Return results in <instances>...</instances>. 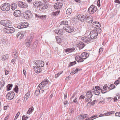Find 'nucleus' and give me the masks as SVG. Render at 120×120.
Returning a JSON list of instances; mask_svg holds the SVG:
<instances>
[{"label":"nucleus","mask_w":120,"mask_h":120,"mask_svg":"<svg viewBox=\"0 0 120 120\" xmlns=\"http://www.w3.org/2000/svg\"><path fill=\"white\" fill-rule=\"evenodd\" d=\"M26 33V31H20L17 33L16 35V36L20 39H22L23 38Z\"/></svg>","instance_id":"ddd939ff"},{"label":"nucleus","mask_w":120,"mask_h":120,"mask_svg":"<svg viewBox=\"0 0 120 120\" xmlns=\"http://www.w3.org/2000/svg\"><path fill=\"white\" fill-rule=\"evenodd\" d=\"M93 26H94V28H98L101 27V25L99 22H95L93 23Z\"/></svg>","instance_id":"aec40b11"},{"label":"nucleus","mask_w":120,"mask_h":120,"mask_svg":"<svg viewBox=\"0 0 120 120\" xmlns=\"http://www.w3.org/2000/svg\"><path fill=\"white\" fill-rule=\"evenodd\" d=\"M103 49L102 48H100L99 50V53H101L102 52V51H103Z\"/></svg>","instance_id":"680f3d73"},{"label":"nucleus","mask_w":120,"mask_h":120,"mask_svg":"<svg viewBox=\"0 0 120 120\" xmlns=\"http://www.w3.org/2000/svg\"><path fill=\"white\" fill-rule=\"evenodd\" d=\"M9 71H7L6 70H5V75H7L8 74Z\"/></svg>","instance_id":"69168bd1"},{"label":"nucleus","mask_w":120,"mask_h":120,"mask_svg":"<svg viewBox=\"0 0 120 120\" xmlns=\"http://www.w3.org/2000/svg\"><path fill=\"white\" fill-rule=\"evenodd\" d=\"M35 64L38 67H42L44 65V62L40 60H35L34 61Z\"/></svg>","instance_id":"9b49d317"},{"label":"nucleus","mask_w":120,"mask_h":120,"mask_svg":"<svg viewBox=\"0 0 120 120\" xmlns=\"http://www.w3.org/2000/svg\"><path fill=\"white\" fill-rule=\"evenodd\" d=\"M18 5L19 7L22 8H26L28 7V5L26 4H24L22 2L20 1L18 2Z\"/></svg>","instance_id":"dca6fc26"},{"label":"nucleus","mask_w":120,"mask_h":120,"mask_svg":"<svg viewBox=\"0 0 120 120\" xmlns=\"http://www.w3.org/2000/svg\"><path fill=\"white\" fill-rule=\"evenodd\" d=\"M15 93L14 91H11L7 94L6 96V98L8 100H11L14 98Z\"/></svg>","instance_id":"9d476101"},{"label":"nucleus","mask_w":120,"mask_h":120,"mask_svg":"<svg viewBox=\"0 0 120 120\" xmlns=\"http://www.w3.org/2000/svg\"><path fill=\"white\" fill-rule=\"evenodd\" d=\"M50 82L47 79H46L41 82L38 85V88L40 89H45L46 90L49 88V85Z\"/></svg>","instance_id":"f03ea898"},{"label":"nucleus","mask_w":120,"mask_h":120,"mask_svg":"<svg viewBox=\"0 0 120 120\" xmlns=\"http://www.w3.org/2000/svg\"><path fill=\"white\" fill-rule=\"evenodd\" d=\"M35 16L37 18H39L40 19L43 20H45L46 17V15L40 16L37 14H35Z\"/></svg>","instance_id":"4be33fe9"},{"label":"nucleus","mask_w":120,"mask_h":120,"mask_svg":"<svg viewBox=\"0 0 120 120\" xmlns=\"http://www.w3.org/2000/svg\"><path fill=\"white\" fill-rule=\"evenodd\" d=\"M82 18L83 19H82V22H83L84 20H85L86 21H87L88 20L89 17L88 16H87L86 15H83Z\"/></svg>","instance_id":"7c9ffc66"},{"label":"nucleus","mask_w":120,"mask_h":120,"mask_svg":"<svg viewBox=\"0 0 120 120\" xmlns=\"http://www.w3.org/2000/svg\"><path fill=\"white\" fill-rule=\"evenodd\" d=\"M30 92H28L25 95V98L24 99V100L25 99V98H26V101L27 100V99L30 96Z\"/></svg>","instance_id":"c9c22d12"},{"label":"nucleus","mask_w":120,"mask_h":120,"mask_svg":"<svg viewBox=\"0 0 120 120\" xmlns=\"http://www.w3.org/2000/svg\"><path fill=\"white\" fill-rule=\"evenodd\" d=\"M75 49L73 48H70L66 49L65 50L66 52L67 53H69L73 52L75 50Z\"/></svg>","instance_id":"412c9836"},{"label":"nucleus","mask_w":120,"mask_h":120,"mask_svg":"<svg viewBox=\"0 0 120 120\" xmlns=\"http://www.w3.org/2000/svg\"><path fill=\"white\" fill-rule=\"evenodd\" d=\"M28 24L26 22H23L18 24L17 25V27L19 29H22L26 28L28 27Z\"/></svg>","instance_id":"1a4fd4ad"},{"label":"nucleus","mask_w":120,"mask_h":120,"mask_svg":"<svg viewBox=\"0 0 120 120\" xmlns=\"http://www.w3.org/2000/svg\"><path fill=\"white\" fill-rule=\"evenodd\" d=\"M54 32L58 35H60L62 33L63 31L62 30L58 28L54 30Z\"/></svg>","instance_id":"a878e982"},{"label":"nucleus","mask_w":120,"mask_h":120,"mask_svg":"<svg viewBox=\"0 0 120 120\" xmlns=\"http://www.w3.org/2000/svg\"><path fill=\"white\" fill-rule=\"evenodd\" d=\"M26 45H27L28 47H29L30 45V44L31 43L30 41L27 40L26 41Z\"/></svg>","instance_id":"49530a36"},{"label":"nucleus","mask_w":120,"mask_h":120,"mask_svg":"<svg viewBox=\"0 0 120 120\" xmlns=\"http://www.w3.org/2000/svg\"><path fill=\"white\" fill-rule=\"evenodd\" d=\"M68 22L67 20H63L60 22V24L61 25H64V27L65 26H67L68 25Z\"/></svg>","instance_id":"6ab92c4d"},{"label":"nucleus","mask_w":120,"mask_h":120,"mask_svg":"<svg viewBox=\"0 0 120 120\" xmlns=\"http://www.w3.org/2000/svg\"><path fill=\"white\" fill-rule=\"evenodd\" d=\"M108 99H109V100L110 101H111V100H114V102H116L117 100V99L116 97H115L114 98H108Z\"/></svg>","instance_id":"f704fd0d"},{"label":"nucleus","mask_w":120,"mask_h":120,"mask_svg":"<svg viewBox=\"0 0 120 120\" xmlns=\"http://www.w3.org/2000/svg\"><path fill=\"white\" fill-rule=\"evenodd\" d=\"M42 3L39 2L38 3L36 2L34 4V6L35 7H40Z\"/></svg>","instance_id":"58836bf2"},{"label":"nucleus","mask_w":120,"mask_h":120,"mask_svg":"<svg viewBox=\"0 0 120 120\" xmlns=\"http://www.w3.org/2000/svg\"><path fill=\"white\" fill-rule=\"evenodd\" d=\"M14 15L16 17H20L21 16V11L19 10H15L13 12Z\"/></svg>","instance_id":"f3484780"},{"label":"nucleus","mask_w":120,"mask_h":120,"mask_svg":"<svg viewBox=\"0 0 120 120\" xmlns=\"http://www.w3.org/2000/svg\"><path fill=\"white\" fill-rule=\"evenodd\" d=\"M120 81L118 80L116 81L114 83V84L115 85L118 84H119Z\"/></svg>","instance_id":"bf43d9fd"},{"label":"nucleus","mask_w":120,"mask_h":120,"mask_svg":"<svg viewBox=\"0 0 120 120\" xmlns=\"http://www.w3.org/2000/svg\"><path fill=\"white\" fill-rule=\"evenodd\" d=\"M89 54L86 52H83L81 54L80 56H78L75 58V60L78 63L83 62L84 59H85L88 57Z\"/></svg>","instance_id":"f257e3e1"},{"label":"nucleus","mask_w":120,"mask_h":120,"mask_svg":"<svg viewBox=\"0 0 120 120\" xmlns=\"http://www.w3.org/2000/svg\"><path fill=\"white\" fill-rule=\"evenodd\" d=\"M88 115L87 114H85V115H84L82 116L83 117V119H84L85 118H88Z\"/></svg>","instance_id":"3c124183"},{"label":"nucleus","mask_w":120,"mask_h":120,"mask_svg":"<svg viewBox=\"0 0 120 120\" xmlns=\"http://www.w3.org/2000/svg\"><path fill=\"white\" fill-rule=\"evenodd\" d=\"M13 55L15 56H14L15 58L16 59L17 58L18 55V52L16 50H14L13 52Z\"/></svg>","instance_id":"c756f323"},{"label":"nucleus","mask_w":120,"mask_h":120,"mask_svg":"<svg viewBox=\"0 0 120 120\" xmlns=\"http://www.w3.org/2000/svg\"><path fill=\"white\" fill-rule=\"evenodd\" d=\"M34 110V108L33 107H32L29 108L27 112V113L29 114L31 112H32Z\"/></svg>","instance_id":"4c0bfd02"},{"label":"nucleus","mask_w":120,"mask_h":120,"mask_svg":"<svg viewBox=\"0 0 120 120\" xmlns=\"http://www.w3.org/2000/svg\"><path fill=\"white\" fill-rule=\"evenodd\" d=\"M77 98L76 97L73 100L74 102L76 103V104H78V103L77 102L78 101L77 100Z\"/></svg>","instance_id":"8fccbe9b"},{"label":"nucleus","mask_w":120,"mask_h":120,"mask_svg":"<svg viewBox=\"0 0 120 120\" xmlns=\"http://www.w3.org/2000/svg\"><path fill=\"white\" fill-rule=\"evenodd\" d=\"M107 87L108 86L107 85H105L103 86V89H104V90H107Z\"/></svg>","instance_id":"0e129e2a"},{"label":"nucleus","mask_w":120,"mask_h":120,"mask_svg":"<svg viewBox=\"0 0 120 120\" xmlns=\"http://www.w3.org/2000/svg\"><path fill=\"white\" fill-rule=\"evenodd\" d=\"M74 109L73 108L71 109L70 110V115L72 114V113H74Z\"/></svg>","instance_id":"603ef678"},{"label":"nucleus","mask_w":120,"mask_h":120,"mask_svg":"<svg viewBox=\"0 0 120 120\" xmlns=\"http://www.w3.org/2000/svg\"><path fill=\"white\" fill-rule=\"evenodd\" d=\"M9 58V55L7 54H5L2 56L1 57L2 60L3 61L7 60Z\"/></svg>","instance_id":"393cba45"},{"label":"nucleus","mask_w":120,"mask_h":120,"mask_svg":"<svg viewBox=\"0 0 120 120\" xmlns=\"http://www.w3.org/2000/svg\"><path fill=\"white\" fill-rule=\"evenodd\" d=\"M83 15H81L79 14H77L76 15V16L77 18L78 19L80 20V21L82 22V20L83 18L82 16Z\"/></svg>","instance_id":"c85d7f7f"},{"label":"nucleus","mask_w":120,"mask_h":120,"mask_svg":"<svg viewBox=\"0 0 120 120\" xmlns=\"http://www.w3.org/2000/svg\"><path fill=\"white\" fill-rule=\"evenodd\" d=\"M76 64L75 61H74L73 62H71L69 64L68 67H70Z\"/></svg>","instance_id":"a19ab883"},{"label":"nucleus","mask_w":120,"mask_h":120,"mask_svg":"<svg viewBox=\"0 0 120 120\" xmlns=\"http://www.w3.org/2000/svg\"><path fill=\"white\" fill-rule=\"evenodd\" d=\"M63 72V71L62 72L60 71L57 74H56L55 75V78H57Z\"/></svg>","instance_id":"37998d69"},{"label":"nucleus","mask_w":120,"mask_h":120,"mask_svg":"<svg viewBox=\"0 0 120 120\" xmlns=\"http://www.w3.org/2000/svg\"><path fill=\"white\" fill-rule=\"evenodd\" d=\"M97 9V8L96 6L92 5L90 6L88 11L90 14H92L95 13Z\"/></svg>","instance_id":"0eeeda50"},{"label":"nucleus","mask_w":120,"mask_h":120,"mask_svg":"<svg viewBox=\"0 0 120 120\" xmlns=\"http://www.w3.org/2000/svg\"><path fill=\"white\" fill-rule=\"evenodd\" d=\"M28 117L26 115L23 116H22V120H26L28 118Z\"/></svg>","instance_id":"a18cd8bd"},{"label":"nucleus","mask_w":120,"mask_h":120,"mask_svg":"<svg viewBox=\"0 0 120 120\" xmlns=\"http://www.w3.org/2000/svg\"><path fill=\"white\" fill-rule=\"evenodd\" d=\"M20 114V112H18L17 113V114H16V116L15 118V119L16 120V119L18 117V116Z\"/></svg>","instance_id":"6e6d98bb"},{"label":"nucleus","mask_w":120,"mask_h":120,"mask_svg":"<svg viewBox=\"0 0 120 120\" xmlns=\"http://www.w3.org/2000/svg\"><path fill=\"white\" fill-rule=\"evenodd\" d=\"M64 29L66 32L68 33H71L74 30V28L72 26H69L68 25L64 27Z\"/></svg>","instance_id":"f8f14e48"},{"label":"nucleus","mask_w":120,"mask_h":120,"mask_svg":"<svg viewBox=\"0 0 120 120\" xmlns=\"http://www.w3.org/2000/svg\"><path fill=\"white\" fill-rule=\"evenodd\" d=\"M23 15L26 19H29L32 17V14L30 10L26 11L24 12Z\"/></svg>","instance_id":"20e7f679"},{"label":"nucleus","mask_w":120,"mask_h":120,"mask_svg":"<svg viewBox=\"0 0 120 120\" xmlns=\"http://www.w3.org/2000/svg\"><path fill=\"white\" fill-rule=\"evenodd\" d=\"M27 40H28L29 42L30 41V42L31 43L32 40V37H31L30 38H28Z\"/></svg>","instance_id":"e2e57ef3"},{"label":"nucleus","mask_w":120,"mask_h":120,"mask_svg":"<svg viewBox=\"0 0 120 120\" xmlns=\"http://www.w3.org/2000/svg\"><path fill=\"white\" fill-rule=\"evenodd\" d=\"M64 99H66L67 97V93H66L64 94Z\"/></svg>","instance_id":"774afa93"},{"label":"nucleus","mask_w":120,"mask_h":120,"mask_svg":"<svg viewBox=\"0 0 120 120\" xmlns=\"http://www.w3.org/2000/svg\"><path fill=\"white\" fill-rule=\"evenodd\" d=\"M63 4L61 3H59L55 4L54 5V7L56 9H59L62 7Z\"/></svg>","instance_id":"2eb2a0df"},{"label":"nucleus","mask_w":120,"mask_h":120,"mask_svg":"<svg viewBox=\"0 0 120 120\" xmlns=\"http://www.w3.org/2000/svg\"><path fill=\"white\" fill-rule=\"evenodd\" d=\"M17 5L16 3H12L10 5L11 9L12 10H14L17 8Z\"/></svg>","instance_id":"5701e85b"},{"label":"nucleus","mask_w":120,"mask_h":120,"mask_svg":"<svg viewBox=\"0 0 120 120\" xmlns=\"http://www.w3.org/2000/svg\"><path fill=\"white\" fill-rule=\"evenodd\" d=\"M18 86L16 85L14 89V91L16 93H17L18 91Z\"/></svg>","instance_id":"c03bdc74"},{"label":"nucleus","mask_w":120,"mask_h":120,"mask_svg":"<svg viewBox=\"0 0 120 120\" xmlns=\"http://www.w3.org/2000/svg\"><path fill=\"white\" fill-rule=\"evenodd\" d=\"M97 5L98 7H100V0H98L97 3Z\"/></svg>","instance_id":"4d7b16f0"},{"label":"nucleus","mask_w":120,"mask_h":120,"mask_svg":"<svg viewBox=\"0 0 120 120\" xmlns=\"http://www.w3.org/2000/svg\"><path fill=\"white\" fill-rule=\"evenodd\" d=\"M72 12L71 9V8H68L66 11V13L68 15H70L71 14Z\"/></svg>","instance_id":"e433bc0d"},{"label":"nucleus","mask_w":120,"mask_h":120,"mask_svg":"<svg viewBox=\"0 0 120 120\" xmlns=\"http://www.w3.org/2000/svg\"><path fill=\"white\" fill-rule=\"evenodd\" d=\"M1 42L3 44L6 43L5 40L3 38H2V39H1Z\"/></svg>","instance_id":"13d9d810"},{"label":"nucleus","mask_w":120,"mask_h":120,"mask_svg":"<svg viewBox=\"0 0 120 120\" xmlns=\"http://www.w3.org/2000/svg\"><path fill=\"white\" fill-rule=\"evenodd\" d=\"M13 86V85L12 84H9L7 86V90L8 91L10 90L11 89L12 87Z\"/></svg>","instance_id":"72a5a7b5"},{"label":"nucleus","mask_w":120,"mask_h":120,"mask_svg":"<svg viewBox=\"0 0 120 120\" xmlns=\"http://www.w3.org/2000/svg\"><path fill=\"white\" fill-rule=\"evenodd\" d=\"M48 6L45 4H42L41 3V5L39 7V10L41 11H44L45 9L47 8Z\"/></svg>","instance_id":"4468645a"},{"label":"nucleus","mask_w":120,"mask_h":120,"mask_svg":"<svg viewBox=\"0 0 120 120\" xmlns=\"http://www.w3.org/2000/svg\"><path fill=\"white\" fill-rule=\"evenodd\" d=\"M110 86L111 87V89H112L115 88V86L113 84H111Z\"/></svg>","instance_id":"864d4df0"},{"label":"nucleus","mask_w":120,"mask_h":120,"mask_svg":"<svg viewBox=\"0 0 120 120\" xmlns=\"http://www.w3.org/2000/svg\"><path fill=\"white\" fill-rule=\"evenodd\" d=\"M82 41L85 42L87 43L91 41V40L90 38L88 37H84L82 38Z\"/></svg>","instance_id":"a211bd4d"},{"label":"nucleus","mask_w":120,"mask_h":120,"mask_svg":"<svg viewBox=\"0 0 120 120\" xmlns=\"http://www.w3.org/2000/svg\"><path fill=\"white\" fill-rule=\"evenodd\" d=\"M77 117V119L78 120L83 119L82 116L81 115H78Z\"/></svg>","instance_id":"de8ad7c7"},{"label":"nucleus","mask_w":120,"mask_h":120,"mask_svg":"<svg viewBox=\"0 0 120 120\" xmlns=\"http://www.w3.org/2000/svg\"><path fill=\"white\" fill-rule=\"evenodd\" d=\"M35 70H35V72L37 73H39L42 71V69L38 67V68H36V69H35Z\"/></svg>","instance_id":"473e14b6"},{"label":"nucleus","mask_w":120,"mask_h":120,"mask_svg":"<svg viewBox=\"0 0 120 120\" xmlns=\"http://www.w3.org/2000/svg\"><path fill=\"white\" fill-rule=\"evenodd\" d=\"M39 88H38V87L37 88V90H36L34 94L36 96L38 95L40 93V91L39 90Z\"/></svg>","instance_id":"2f4dec72"},{"label":"nucleus","mask_w":120,"mask_h":120,"mask_svg":"<svg viewBox=\"0 0 120 120\" xmlns=\"http://www.w3.org/2000/svg\"><path fill=\"white\" fill-rule=\"evenodd\" d=\"M4 32L7 34H12L15 31V29L12 27H7L6 28H4L3 29Z\"/></svg>","instance_id":"423d86ee"},{"label":"nucleus","mask_w":120,"mask_h":120,"mask_svg":"<svg viewBox=\"0 0 120 120\" xmlns=\"http://www.w3.org/2000/svg\"><path fill=\"white\" fill-rule=\"evenodd\" d=\"M78 46L79 47L80 49H82L85 46V45L83 42L81 41L79 42L78 44Z\"/></svg>","instance_id":"b1692460"},{"label":"nucleus","mask_w":120,"mask_h":120,"mask_svg":"<svg viewBox=\"0 0 120 120\" xmlns=\"http://www.w3.org/2000/svg\"><path fill=\"white\" fill-rule=\"evenodd\" d=\"M0 23L1 25L5 27H9L11 24L9 21L6 20H1L0 21Z\"/></svg>","instance_id":"6e6552de"},{"label":"nucleus","mask_w":120,"mask_h":120,"mask_svg":"<svg viewBox=\"0 0 120 120\" xmlns=\"http://www.w3.org/2000/svg\"><path fill=\"white\" fill-rule=\"evenodd\" d=\"M5 83V82L2 80L0 82V86L1 87H2L4 86Z\"/></svg>","instance_id":"79ce46f5"},{"label":"nucleus","mask_w":120,"mask_h":120,"mask_svg":"<svg viewBox=\"0 0 120 120\" xmlns=\"http://www.w3.org/2000/svg\"><path fill=\"white\" fill-rule=\"evenodd\" d=\"M93 96L92 93L90 91H88L87 92L86 96L88 98H91Z\"/></svg>","instance_id":"bb28decb"},{"label":"nucleus","mask_w":120,"mask_h":120,"mask_svg":"<svg viewBox=\"0 0 120 120\" xmlns=\"http://www.w3.org/2000/svg\"><path fill=\"white\" fill-rule=\"evenodd\" d=\"M60 12V11H56L55 12L53 11L52 12L51 15L52 16H55L58 15Z\"/></svg>","instance_id":"cd10ccee"},{"label":"nucleus","mask_w":120,"mask_h":120,"mask_svg":"<svg viewBox=\"0 0 120 120\" xmlns=\"http://www.w3.org/2000/svg\"><path fill=\"white\" fill-rule=\"evenodd\" d=\"M93 93L95 95H98L99 94H100V92L97 90H95L93 91Z\"/></svg>","instance_id":"ea45409f"},{"label":"nucleus","mask_w":120,"mask_h":120,"mask_svg":"<svg viewBox=\"0 0 120 120\" xmlns=\"http://www.w3.org/2000/svg\"><path fill=\"white\" fill-rule=\"evenodd\" d=\"M10 4L7 3L2 4L0 6L1 9L3 11H8L10 10Z\"/></svg>","instance_id":"7ed1b4c3"},{"label":"nucleus","mask_w":120,"mask_h":120,"mask_svg":"<svg viewBox=\"0 0 120 120\" xmlns=\"http://www.w3.org/2000/svg\"><path fill=\"white\" fill-rule=\"evenodd\" d=\"M90 38L91 39H95L97 36L98 35L97 30H94L91 31L90 33Z\"/></svg>","instance_id":"39448f33"},{"label":"nucleus","mask_w":120,"mask_h":120,"mask_svg":"<svg viewBox=\"0 0 120 120\" xmlns=\"http://www.w3.org/2000/svg\"><path fill=\"white\" fill-rule=\"evenodd\" d=\"M96 100H94L92 102H91V105H93L96 102Z\"/></svg>","instance_id":"052dcab7"},{"label":"nucleus","mask_w":120,"mask_h":120,"mask_svg":"<svg viewBox=\"0 0 120 120\" xmlns=\"http://www.w3.org/2000/svg\"><path fill=\"white\" fill-rule=\"evenodd\" d=\"M115 113V112L113 111H112L108 112L109 115L111 114H114Z\"/></svg>","instance_id":"338daca9"},{"label":"nucleus","mask_w":120,"mask_h":120,"mask_svg":"<svg viewBox=\"0 0 120 120\" xmlns=\"http://www.w3.org/2000/svg\"><path fill=\"white\" fill-rule=\"evenodd\" d=\"M95 89L96 90H101V89L100 87L99 86H95Z\"/></svg>","instance_id":"5fc2aeb1"},{"label":"nucleus","mask_w":120,"mask_h":120,"mask_svg":"<svg viewBox=\"0 0 120 120\" xmlns=\"http://www.w3.org/2000/svg\"><path fill=\"white\" fill-rule=\"evenodd\" d=\"M85 98V96L84 95H81L80 96L79 99V100L82 99H84Z\"/></svg>","instance_id":"09e8293b"}]
</instances>
